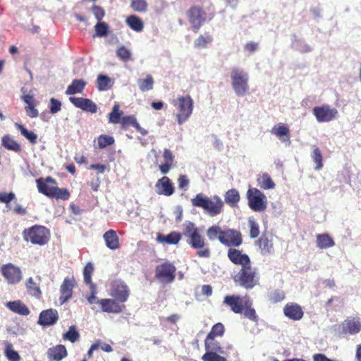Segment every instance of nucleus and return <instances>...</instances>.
<instances>
[{
	"mask_svg": "<svg viewBox=\"0 0 361 361\" xmlns=\"http://www.w3.org/2000/svg\"><path fill=\"white\" fill-rule=\"evenodd\" d=\"M47 353L49 361H61L68 355L66 348L61 344L49 348Z\"/></svg>",
	"mask_w": 361,
	"mask_h": 361,
	"instance_id": "393cba45",
	"label": "nucleus"
},
{
	"mask_svg": "<svg viewBox=\"0 0 361 361\" xmlns=\"http://www.w3.org/2000/svg\"><path fill=\"white\" fill-rule=\"evenodd\" d=\"M6 306L13 312L22 316H27L30 313L28 307L20 300L9 301Z\"/></svg>",
	"mask_w": 361,
	"mask_h": 361,
	"instance_id": "bb28decb",
	"label": "nucleus"
},
{
	"mask_svg": "<svg viewBox=\"0 0 361 361\" xmlns=\"http://www.w3.org/2000/svg\"><path fill=\"white\" fill-rule=\"evenodd\" d=\"M114 138L110 135H100L97 137L98 147L99 149H104L107 146L112 145L114 143Z\"/></svg>",
	"mask_w": 361,
	"mask_h": 361,
	"instance_id": "09e8293b",
	"label": "nucleus"
},
{
	"mask_svg": "<svg viewBox=\"0 0 361 361\" xmlns=\"http://www.w3.org/2000/svg\"><path fill=\"white\" fill-rule=\"evenodd\" d=\"M94 271V267L91 262H88L84 267V281L87 286L95 285L92 281V275Z\"/></svg>",
	"mask_w": 361,
	"mask_h": 361,
	"instance_id": "49530a36",
	"label": "nucleus"
},
{
	"mask_svg": "<svg viewBox=\"0 0 361 361\" xmlns=\"http://www.w3.org/2000/svg\"><path fill=\"white\" fill-rule=\"evenodd\" d=\"M271 133L276 137L282 139L283 141L290 140V130L288 126L283 123H279L272 128Z\"/></svg>",
	"mask_w": 361,
	"mask_h": 361,
	"instance_id": "c756f323",
	"label": "nucleus"
},
{
	"mask_svg": "<svg viewBox=\"0 0 361 361\" xmlns=\"http://www.w3.org/2000/svg\"><path fill=\"white\" fill-rule=\"evenodd\" d=\"M193 207H200L210 215L215 216L219 214L224 207V202L218 196H214L212 198L208 197L202 193H199L191 200Z\"/></svg>",
	"mask_w": 361,
	"mask_h": 361,
	"instance_id": "39448f33",
	"label": "nucleus"
},
{
	"mask_svg": "<svg viewBox=\"0 0 361 361\" xmlns=\"http://www.w3.org/2000/svg\"><path fill=\"white\" fill-rule=\"evenodd\" d=\"M69 101L75 107L84 111L94 114L97 111V104L90 99L82 97H71Z\"/></svg>",
	"mask_w": 361,
	"mask_h": 361,
	"instance_id": "a211bd4d",
	"label": "nucleus"
},
{
	"mask_svg": "<svg viewBox=\"0 0 361 361\" xmlns=\"http://www.w3.org/2000/svg\"><path fill=\"white\" fill-rule=\"evenodd\" d=\"M257 182L260 188L263 190H269L275 188V183L267 173H263L259 175Z\"/></svg>",
	"mask_w": 361,
	"mask_h": 361,
	"instance_id": "f704fd0d",
	"label": "nucleus"
},
{
	"mask_svg": "<svg viewBox=\"0 0 361 361\" xmlns=\"http://www.w3.org/2000/svg\"><path fill=\"white\" fill-rule=\"evenodd\" d=\"M90 290V295L87 297V300L90 303H97V298L96 297V295L97 293V286L96 285H91L89 286Z\"/></svg>",
	"mask_w": 361,
	"mask_h": 361,
	"instance_id": "0e129e2a",
	"label": "nucleus"
},
{
	"mask_svg": "<svg viewBox=\"0 0 361 361\" xmlns=\"http://www.w3.org/2000/svg\"><path fill=\"white\" fill-rule=\"evenodd\" d=\"M86 85V82L82 79H75L71 84L68 86L66 94L68 95L82 93Z\"/></svg>",
	"mask_w": 361,
	"mask_h": 361,
	"instance_id": "c85d7f7f",
	"label": "nucleus"
},
{
	"mask_svg": "<svg viewBox=\"0 0 361 361\" xmlns=\"http://www.w3.org/2000/svg\"><path fill=\"white\" fill-rule=\"evenodd\" d=\"M341 328L343 334L355 335L361 331V322L358 318H348L342 322Z\"/></svg>",
	"mask_w": 361,
	"mask_h": 361,
	"instance_id": "412c9836",
	"label": "nucleus"
},
{
	"mask_svg": "<svg viewBox=\"0 0 361 361\" xmlns=\"http://www.w3.org/2000/svg\"><path fill=\"white\" fill-rule=\"evenodd\" d=\"M224 302L230 307L235 314H244L245 317L253 322H257L259 317L252 307V301L248 295L242 298L238 295H228L224 298Z\"/></svg>",
	"mask_w": 361,
	"mask_h": 361,
	"instance_id": "f03ea898",
	"label": "nucleus"
},
{
	"mask_svg": "<svg viewBox=\"0 0 361 361\" xmlns=\"http://www.w3.org/2000/svg\"><path fill=\"white\" fill-rule=\"evenodd\" d=\"M139 88L142 92L149 91L153 89L154 79L151 75H147L145 79L138 80Z\"/></svg>",
	"mask_w": 361,
	"mask_h": 361,
	"instance_id": "a19ab883",
	"label": "nucleus"
},
{
	"mask_svg": "<svg viewBox=\"0 0 361 361\" xmlns=\"http://www.w3.org/2000/svg\"><path fill=\"white\" fill-rule=\"evenodd\" d=\"M5 356L9 361H20V357L18 353L13 349L11 343L6 342Z\"/></svg>",
	"mask_w": 361,
	"mask_h": 361,
	"instance_id": "c03bdc74",
	"label": "nucleus"
},
{
	"mask_svg": "<svg viewBox=\"0 0 361 361\" xmlns=\"http://www.w3.org/2000/svg\"><path fill=\"white\" fill-rule=\"evenodd\" d=\"M163 157L164 163L159 165V169L162 174H166L173 165L174 156L169 149L164 150Z\"/></svg>",
	"mask_w": 361,
	"mask_h": 361,
	"instance_id": "cd10ccee",
	"label": "nucleus"
},
{
	"mask_svg": "<svg viewBox=\"0 0 361 361\" xmlns=\"http://www.w3.org/2000/svg\"><path fill=\"white\" fill-rule=\"evenodd\" d=\"M225 333V327L222 323H216L212 327L208 336L211 337H221Z\"/></svg>",
	"mask_w": 361,
	"mask_h": 361,
	"instance_id": "8fccbe9b",
	"label": "nucleus"
},
{
	"mask_svg": "<svg viewBox=\"0 0 361 361\" xmlns=\"http://www.w3.org/2000/svg\"><path fill=\"white\" fill-rule=\"evenodd\" d=\"M212 40V38L209 35H200L197 39L195 41V47L197 48H204Z\"/></svg>",
	"mask_w": 361,
	"mask_h": 361,
	"instance_id": "5fc2aeb1",
	"label": "nucleus"
},
{
	"mask_svg": "<svg viewBox=\"0 0 361 361\" xmlns=\"http://www.w3.org/2000/svg\"><path fill=\"white\" fill-rule=\"evenodd\" d=\"M284 315L289 319L299 321L304 316L302 307L296 302H288L283 310Z\"/></svg>",
	"mask_w": 361,
	"mask_h": 361,
	"instance_id": "f3484780",
	"label": "nucleus"
},
{
	"mask_svg": "<svg viewBox=\"0 0 361 361\" xmlns=\"http://www.w3.org/2000/svg\"><path fill=\"white\" fill-rule=\"evenodd\" d=\"M229 260L235 265H240L241 267L251 264L250 257L241 250L235 248H229L227 252Z\"/></svg>",
	"mask_w": 361,
	"mask_h": 361,
	"instance_id": "dca6fc26",
	"label": "nucleus"
},
{
	"mask_svg": "<svg viewBox=\"0 0 361 361\" xmlns=\"http://www.w3.org/2000/svg\"><path fill=\"white\" fill-rule=\"evenodd\" d=\"M92 13L96 19L100 21L105 15V11L103 8L99 6L94 5L92 6Z\"/></svg>",
	"mask_w": 361,
	"mask_h": 361,
	"instance_id": "e2e57ef3",
	"label": "nucleus"
},
{
	"mask_svg": "<svg viewBox=\"0 0 361 361\" xmlns=\"http://www.w3.org/2000/svg\"><path fill=\"white\" fill-rule=\"evenodd\" d=\"M131 8L137 12H145L147 8V3L145 0H131Z\"/></svg>",
	"mask_w": 361,
	"mask_h": 361,
	"instance_id": "3c124183",
	"label": "nucleus"
},
{
	"mask_svg": "<svg viewBox=\"0 0 361 361\" xmlns=\"http://www.w3.org/2000/svg\"><path fill=\"white\" fill-rule=\"evenodd\" d=\"M172 104L176 108V121L181 125L191 116L193 111L194 102L190 95L178 96L173 100Z\"/></svg>",
	"mask_w": 361,
	"mask_h": 361,
	"instance_id": "0eeeda50",
	"label": "nucleus"
},
{
	"mask_svg": "<svg viewBox=\"0 0 361 361\" xmlns=\"http://www.w3.org/2000/svg\"><path fill=\"white\" fill-rule=\"evenodd\" d=\"M250 226V237L255 238L259 235V227L258 224L254 220L249 221Z\"/></svg>",
	"mask_w": 361,
	"mask_h": 361,
	"instance_id": "4d7b16f0",
	"label": "nucleus"
},
{
	"mask_svg": "<svg viewBox=\"0 0 361 361\" xmlns=\"http://www.w3.org/2000/svg\"><path fill=\"white\" fill-rule=\"evenodd\" d=\"M22 99L25 104V110L26 114L32 118H37L39 116V111L36 109L37 102L32 94H25L22 96Z\"/></svg>",
	"mask_w": 361,
	"mask_h": 361,
	"instance_id": "b1692460",
	"label": "nucleus"
},
{
	"mask_svg": "<svg viewBox=\"0 0 361 361\" xmlns=\"http://www.w3.org/2000/svg\"><path fill=\"white\" fill-rule=\"evenodd\" d=\"M223 231L220 226L213 225L208 228L206 234L209 240H219L220 242V237L222 235Z\"/></svg>",
	"mask_w": 361,
	"mask_h": 361,
	"instance_id": "ea45409f",
	"label": "nucleus"
},
{
	"mask_svg": "<svg viewBox=\"0 0 361 361\" xmlns=\"http://www.w3.org/2000/svg\"><path fill=\"white\" fill-rule=\"evenodd\" d=\"M114 82L110 77L99 74L97 79V87L99 91H106L111 88Z\"/></svg>",
	"mask_w": 361,
	"mask_h": 361,
	"instance_id": "c9c22d12",
	"label": "nucleus"
},
{
	"mask_svg": "<svg viewBox=\"0 0 361 361\" xmlns=\"http://www.w3.org/2000/svg\"><path fill=\"white\" fill-rule=\"evenodd\" d=\"M75 286V280L73 278H66L63 280L60 287L59 300L61 304L65 303L72 298L73 289Z\"/></svg>",
	"mask_w": 361,
	"mask_h": 361,
	"instance_id": "4be33fe9",
	"label": "nucleus"
},
{
	"mask_svg": "<svg viewBox=\"0 0 361 361\" xmlns=\"http://www.w3.org/2000/svg\"><path fill=\"white\" fill-rule=\"evenodd\" d=\"M182 235L188 238L187 243L193 249L197 250V256L200 258H209L211 250L204 237L200 233L195 224L191 221H187L183 224V233L171 232L166 235H159L157 239L161 243L169 245H176L179 243Z\"/></svg>",
	"mask_w": 361,
	"mask_h": 361,
	"instance_id": "f257e3e1",
	"label": "nucleus"
},
{
	"mask_svg": "<svg viewBox=\"0 0 361 361\" xmlns=\"http://www.w3.org/2000/svg\"><path fill=\"white\" fill-rule=\"evenodd\" d=\"M80 334L77 331L75 326H71L68 331L63 334V338L71 341V343H75L79 340Z\"/></svg>",
	"mask_w": 361,
	"mask_h": 361,
	"instance_id": "a18cd8bd",
	"label": "nucleus"
},
{
	"mask_svg": "<svg viewBox=\"0 0 361 361\" xmlns=\"http://www.w3.org/2000/svg\"><path fill=\"white\" fill-rule=\"evenodd\" d=\"M240 199V194L235 189L228 190L225 194V202L231 207H237Z\"/></svg>",
	"mask_w": 361,
	"mask_h": 361,
	"instance_id": "4c0bfd02",
	"label": "nucleus"
},
{
	"mask_svg": "<svg viewBox=\"0 0 361 361\" xmlns=\"http://www.w3.org/2000/svg\"><path fill=\"white\" fill-rule=\"evenodd\" d=\"M126 24L134 31L141 32L144 28L142 19L135 15L129 16L126 19Z\"/></svg>",
	"mask_w": 361,
	"mask_h": 361,
	"instance_id": "58836bf2",
	"label": "nucleus"
},
{
	"mask_svg": "<svg viewBox=\"0 0 361 361\" xmlns=\"http://www.w3.org/2000/svg\"><path fill=\"white\" fill-rule=\"evenodd\" d=\"M116 56L123 61H128L131 59L130 51L123 46L119 47L116 49Z\"/></svg>",
	"mask_w": 361,
	"mask_h": 361,
	"instance_id": "603ef678",
	"label": "nucleus"
},
{
	"mask_svg": "<svg viewBox=\"0 0 361 361\" xmlns=\"http://www.w3.org/2000/svg\"><path fill=\"white\" fill-rule=\"evenodd\" d=\"M97 303L100 305L102 310L107 313L118 314L123 312L126 307L124 305H120L119 301L116 299H101L97 300Z\"/></svg>",
	"mask_w": 361,
	"mask_h": 361,
	"instance_id": "6ab92c4d",
	"label": "nucleus"
},
{
	"mask_svg": "<svg viewBox=\"0 0 361 361\" xmlns=\"http://www.w3.org/2000/svg\"><path fill=\"white\" fill-rule=\"evenodd\" d=\"M103 239L109 249L116 250L120 248L119 238L116 231L113 229L108 230L104 233Z\"/></svg>",
	"mask_w": 361,
	"mask_h": 361,
	"instance_id": "a878e982",
	"label": "nucleus"
},
{
	"mask_svg": "<svg viewBox=\"0 0 361 361\" xmlns=\"http://www.w3.org/2000/svg\"><path fill=\"white\" fill-rule=\"evenodd\" d=\"M204 348L206 351L219 352L224 353L223 348L220 342L216 340V337H211L207 336L204 340Z\"/></svg>",
	"mask_w": 361,
	"mask_h": 361,
	"instance_id": "2f4dec72",
	"label": "nucleus"
},
{
	"mask_svg": "<svg viewBox=\"0 0 361 361\" xmlns=\"http://www.w3.org/2000/svg\"><path fill=\"white\" fill-rule=\"evenodd\" d=\"M22 234L25 241L39 246L47 245L51 237L50 231L47 227L37 224L25 228Z\"/></svg>",
	"mask_w": 361,
	"mask_h": 361,
	"instance_id": "423d86ee",
	"label": "nucleus"
},
{
	"mask_svg": "<svg viewBox=\"0 0 361 361\" xmlns=\"http://www.w3.org/2000/svg\"><path fill=\"white\" fill-rule=\"evenodd\" d=\"M220 243L227 247H239L243 243L242 234L234 229L226 228L223 231Z\"/></svg>",
	"mask_w": 361,
	"mask_h": 361,
	"instance_id": "4468645a",
	"label": "nucleus"
},
{
	"mask_svg": "<svg viewBox=\"0 0 361 361\" xmlns=\"http://www.w3.org/2000/svg\"><path fill=\"white\" fill-rule=\"evenodd\" d=\"M311 157L314 162L316 164L315 170L321 169L323 167V158L321 150L318 147H313Z\"/></svg>",
	"mask_w": 361,
	"mask_h": 361,
	"instance_id": "79ce46f5",
	"label": "nucleus"
},
{
	"mask_svg": "<svg viewBox=\"0 0 361 361\" xmlns=\"http://www.w3.org/2000/svg\"><path fill=\"white\" fill-rule=\"evenodd\" d=\"M316 238L317 245L320 249H327L335 245L333 238L327 233L318 234Z\"/></svg>",
	"mask_w": 361,
	"mask_h": 361,
	"instance_id": "72a5a7b5",
	"label": "nucleus"
},
{
	"mask_svg": "<svg viewBox=\"0 0 361 361\" xmlns=\"http://www.w3.org/2000/svg\"><path fill=\"white\" fill-rule=\"evenodd\" d=\"M111 295L120 302H126L129 296L128 286L120 281H114L111 283Z\"/></svg>",
	"mask_w": 361,
	"mask_h": 361,
	"instance_id": "2eb2a0df",
	"label": "nucleus"
},
{
	"mask_svg": "<svg viewBox=\"0 0 361 361\" xmlns=\"http://www.w3.org/2000/svg\"><path fill=\"white\" fill-rule=\"evenodd\" d=\"M121 123L123 126H133V128L137 126V122L134 116H126L121 118Z\"/></svg>",
	"mask_w": 361,
	"mask_h": 361,
	"instance_id": "680f3d73",
	"label": "nucleus"
},
{
	"mask_svg": "<svg viewBox=\"0 0 361 361\" xmlns=\"http://www.w3.org/2000/svg\"><path fill=\"white\" fill-rule=\"evenodd\" d=\"M259 274L252 263L240 267L238 273L233 276V281L238 286L247 289H252L259 283Z\"/></svg>",
	"mask_w": 361,
	"mask_h": 361,
	"instance_id": "20e7f679",
	"label": "nucleus"
},
{
	"mask_svg": "<svg viewBox=\"0 0 361 361\" xmlns=\"http://www.w3.org/2000/svg\"><path fill=\"white\" fill-rule=\"evenodd\" d=\"M15 126L20 132L21 135L24 136L31 144H37V135L35 133L28 130L23 125L18 123H16Z\"/></svg>",
	"mask_w": 361,
	"mask_h": 361,
	"instance_id": "e433bc0d",
	"label": "nucleus"
},
{
	"mask_svg": "<svg viewBox=\"0 0 361 361\" xmlns=\"http://www.w3.org/2000/svg\"><path fill=\"white\" fill-rule=\"evenodd\" d=\"M187 17L193 32H197L207 20V13L200 6H192L187 11Z\"/></svg>",
	"mask_w": 361,
	"mask_h": 361,
	"instance_id": "9d476101",
	"label": "nucleus"
},
{
	"mask_svg": "<svg viewBox=\"0 0 361 361\" xmlns=\"http://www.w3.org/2000/svg\"><path fill=\"white\" fill-rule=\"evenodd\" d=\"M258 48V43L254 42H249L245 45V49L250 54L255 51Z\"/></svg>",
	"mask_w": 361,
	"mask_h": 361,
	"instance_id": "774afa93",
	"label": "nucleus"
},
{
	"mask_svg": "<svg viewBox=\"0 0 361 361\" xmlns=\"http://www.w3.org/2000/svg\"><path fill=\"white\" fill-rule=\"evenodd\" d=\"M219 352L206 351L202 355L203 361H227L226 358L220 355Z\"/></svg>",
	"mask_w": 361,
	"mask_h": 361,
	"instance_id": "de8ad7c7",
	"label": "nucleus"
},
{
	"mask_svg": "<svg viewBox=\"0 0 361 361\" xmlns=\"http://www.w3.org/2000/svg\"><path fill=\"white\" fill-rule=\"evenodd\" d=\"M37 190L39 193L49 198L68 200L70 198V192L66 188L57 187L56 180L51 176L39 178L36 180Z\"/></svg>",
	"mask_w": 361,
	"mask_h": 361,
	"instance_id": "7ed1b4c3",
	"label": "nucleus"
},
{
	"mask_svg": "<svg viewBox=\"0 0 361 361\" xmlns=\"http://www.w3.org/2000/svg\"><path fill=\"white\" fill-rule=\"evenodd\" d=\"M16 199V195L13 192L9 193L0 192V202L8 204L11 201Z\"/></svg>",
	"mask_w": 361,
	"mask_h": 361,
	"instance_id": "bf43d9fd",
	"label": "nucleus"
},
{
	"mask_svg": "<svg viewBox=\"0 0 361 361\" xmlns=\"http://www.w3.org/2000/svg\"><path fill=\"white\" fill-rule=\"evenodd\" d=\"M50 112L52 114H55L61 109V102L54 98H51L50 99V105H49Z\"/></svg>",
	"mask_w": 361,
	"mask_h": 361,
	"instance_id": "13d9d810",
	"label": "nucleus"
},
{
	"mask_svg": "<svg viewBox=\"0 0 361 361\" xmlns=\"http://www.w3.org/2000/svg\"><path fill=\"white\" fill-rule=\"evenodd\" d=\"M95 35L94 36H105L108 32V25L105 22H99L94 26Z\"/></svg>",
	"mask_w": 361,
	"mask_h": 361,
	"instance_id": "6e6d98bb",
	"label": "nucleus"
},
{
	"mask_svg": "<svg viewBox=\"0 0 361 361\" xmlns=\"http://www.w3.org/2000/svg\"><path fill=\"white\" fill-rule=\"evenodd\" d=\"M249 207L254 212H262L267 207L266 195L259 189L249 188L246 192Z\"/></svg>",
	"mask_w": 361,
	"mask_h": 361,
	"instance_id": "6e6552de",
	"label": "nucleus"
},
{
	"mask_svg": "<svg viewBox=\"0 0 361 361\" xmlns=\"http://www.w3.org/2000/svg\"><path fill=\"white\" fill-rule=\"evenodd\" d=\"M284 298L285 293L282 290H277L271 293L270 300L274 303H276L282 301Z\"/></svg>",
	"mask_w": 361,
	"mask_h": 361,
	"instance_id": "052dcab7",
	"label": "nucleus"
},
{
	"mask_svg": "<svg viewBox=\"0 0 361 361\" xmlns=\"http://www.w3.org/2000/svg\"><path fill=\"white\" fill-rule=\"evenodd\" d=\"M1 144L8 150L19 153L21 152L20 145L13 140L9 135H5L2 137Z\"/></svg>",
	"mask_w": 361,
	"mask_h": 361,
	"instance_id": "7c9ffc66",
	"label": "nucleus"
},
{
	"mask_svg": "<svg viewBox=\"0 0 361 361\" xmlns=\"http://www.w3.org/2000/svg\"><path fill=\"white\" fill-rule=\"evenodd\" d=\"M180 189H185L189 185V180L185 175H180L178 179Z\"/></svg>",
	"mask_w": 361,
	"mask_h": 361,
	"instance_id": "69168bd1",
	"label": "nucleus"
},
{
	"mask_svg": "<svg viewBox=\"0 0 361 361\" xmlns=\"http://www.w3.org/2000/svg\"><path fill=\"white\" fill-rule=\"evenodd\" d=\"M258 245L263 254L270 253L273 245L265 235H262L258 240Z\"/></svg>",
	"mask_w": 361,
	"mask_h": 361,
	"instance_id": "37998d69",
	"label": "nucleus"
},
{
	"mask_svg": "<svg viewBox=\"0 0 361 361\" xmlns=\"http://www.w3.org/2000/svg\"><path fill=\"white\" fill-rule=\"evenodd\" d=\"M59 319V314L55 309H48L40 312L37 323L42 326H52Z\"/></svg>",
	"mask_w": 361,
	"mask_h": 361,
	"instance_id": "aec40b11",
	"label": "nucleus"
},
{
	"mask_svg": "<svg viewBox=\"0 0 361 361\" xmlns=\"http://www.w3.org/2000/svg\"><path fill=\"white\" fill-rule=\"evenodd\" d=\"M176 268L169 262L157 265L155 268V278L164 283H171L176 278Z\"/></svg>",
	"mask_w": 361,
	"mask_h": 361,
	"instance_id": "9b49d317",
	"label": "nucleus"
},
{
	"mask_svg": "<svg viewBox=\"0 0 361 361\" xmlns=\"http://www.w3.org/2000/svg\"><path fill=\"white\" fill-rule=\"evenodd\" d=\"M157 192L159 195L170 196L174 192V188L170 178L167 176H163L157 180L155 185Z\"/></svg>",
	"mask_w": 361,
	"mask_h": 361,
	"instance_id": "5701e85b",
	"label": "nucleus"
},
{
	"mask_svg": "<svg viewBox=\"0 0 361 361\" xmlns=\"http://www.w3.org/2000/svg\"><path fill=\"white\" fill-rule=\"evenodd\" d=\"M1 273L8 283L11 285L20 283L23 279L20 268L12 263L3 264L1 267Z\"/></svg>",
	"mask_w": 361,
	"mask_h": 361,
	"instance_id": "ddd939ff",
	"label": "nucleus"
},
{
	"mask_svg": "<svg viewBox=\"0 0 361 361\" xmlns=\"http://www.w3.org/2000/svg\"><path fill=\"white\" fill-rule=\"evenodd\" d=\"M89 169H92V170H97L98 171V173H104L105 172V171L108 169V166L104 164H91L89 166Z\"/></svg>",
	"mask_w": 361,
	"mask_h": 361,
	"instance_id": "338daca9",
	"label": "nucleus"
},
{
	"mask_svg": "<svg viewBox=\"0 0 361 361\" xmlns=\"http://www.w3.org/2000/svg\"><path fill=\"white\" fill-rule=\"evenodd\" d=\"M232 87L238 96L246 94L249 90L248 75L242 70L234 68L231 73Z\"/></svg>",
	"mask_w": 361,
	"mask_h": 361,
	"instance_id": "1a4fd4ad",
	"label": "nucleus"
},
{
	"mask_svg": "<svg viewBox=\"0 0 361 361\" xmlns=\"http://www.w3.org/2000/svg\"><path fill=\"white\" fill-rule=\"evenodd\" d=\"M122 112L119 111L118 104H115L112 111L109 114V122L112 123H118L121 121Z\"/></svg>",
	"mask_w": 361,
	"mask_h": 361,
	"instance_id": "864d4df0",
	"label": "nucleus"
},
{
	"mask_svg": "<svg viewBox=\"0 0 361 361\" xmlns=\"http://www.w3.org/2000/svg\"><path fill=\"white\" fill-rule=\"evenodd\" d=\"M27 291L29 295L39 299L42 297V293L40 290L39 283L34 281L32 277L27 279L25 283Z\"/></svg>",
	"mask_w": 361,
	"mask_h": 361,
	"instance_id": "473e14b6",
	"label": "nucleus"
},
{
	"mask_svg": "<svg viewBox=\"0 0 361 361\" xmlns=\"http://www.w3.org/2000/svg\"><path fill=\"white\" fill-rule=\"evenodd\" d=\"M312 114L319 123H328L338 116V112L336 109L331 107L328 104L317 106L312 109Z\"/></svg>",
	"mask_w": 361,
	"mask_h": 361,
	"instance_id": "f8f14e48",
	"label": "nucleus"
}]
</instances>
